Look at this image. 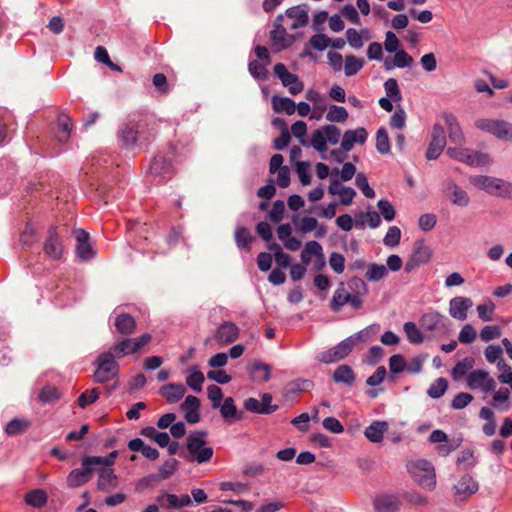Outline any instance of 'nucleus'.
Segmentation results:
<instances>
[{"instance_id":"f257e3e1","label":"nucleus","mask_w":512,"mask_h":512,"mask_svg":"<svg viewBox=\"0 0 512 512\" xmlns=\"http://www.w3.org/2000/svg\"><path fill=\"white\" fill-rule=\"evenodd\" d=\"M128 354V338L114 344L107 351L101 352L94 361V381L106 383L118 375V360Z\"/></svg>"},{"instance_id":"f03ea898","label":"nucleus","mask_w":512,"mask_h":512,"mask_svg":"<svg viewBox=\"0 0 512 512\" xmlns=\"http://www.w3.org/2000/svg\"><path fill=\"white\" fill-rule=\"evenodd\" d=\"M419 325L431 338H443L451 333V322L437 311L424 313L419 319Z\"/></svg>"},{"instance_id":"7ed1b4c3","label":"nucleus","mask_w":512,"mask_h":512,"mask_svg":"<svg viewBox=\"0 0 512 512\" xmlns=\"http://www.w3.org/2000/svg\"><path fill=\"white\" fill-rule=\"evenodd\" d=\"M341 130L332 124L324 125L314 130L310 137V144L316 151L321 153L322 159H327V144L336 145L341 139Z\"/></svg>"},{"instance_id":"20e7f679","label":"nucleus","mask_w":512,"mask_h":512,"mask_svg":"<svg viewBox=\"0 0 512 512\" xmlns=\"http://www.w3.org/2000/svg\"><path fill=\"white\" fill-rule=\"evenodd\" d=\"M364 334V331H360L344 339L336 346L319 353L317 359L325 364L338 362L344 359L346 356L349 355V353L353 350V348L359 341H365Z\"/></svg>"},{"instance_id":"39448f33","label":"nucleus","mask_w":512,"mask_h":512,"mask_svg":"<svg viewBox=\"0 0 512 512\" xmlns=\"http://www.w3.org/2000/svg\"><path fill=\"white\" fill-rule=\"evenodd\" d=\"M407 469L413 480L425 489H433L436 485L435 470L431 462L425 459L409 461Z\"/></svg>"},{"instance_id":"423d86ee","label":"nucleus","mask_w":512,"mask_h":512,"mask_svg":"<svg viewBox=\"0 0 512 512\" xmlns=\"http://www.w3.org/2000/svg\"><path fill=\"white\" fill-rule=\"evenodd\" d=\"M99 456H84L81 467L71 470L66 478L67 486L70 488L80 487L89 482L94 475V468L101 464Z\"/></svg>"},{"instance_id":"0eeeda50","label":"nucleus","mask_w":512,"mask_h":512,"mask_svg":"<svg viewBox=\"0 0 512 512\" xmlns=\"http://www.w3.org/2000/svg\"><path fill=\"white\" fill-rule=\"evenodd\" d=\"M116 450L110 452L108 456H99L101 464L96 465L94 473L98 474V488L100 490H108L116 486V475L112 469L113 460L117 456Z\"/></svg>"},{"instance_id":"6e6552de","label":"nucleus","mask_w":512,"mask_h":512,"mask_svg":"<svg viewBox=\"0 0 512 512\" xmlns=\"http://www.w3.org/2000/svg\"><path fill=\"white\" fill-rule=\"evenodd\" d=\"M450 158L466 163L470 166H485L490 163V156L486 153L473 151L462 147H449L446 152Z\"/></svg>"},{"instance_id":"1a4fd4ad","label":"nucleus","mask_w":512,"mask_h":512,"mask_svg":"<svg viewBox=\"0 0 512 512\" xmlns=\"http://www.w3.org/2000/svg\"><path fill=\"white\" fill-rule=\"evenodd\" d=\"M346 304H350L352 308L358 310L362 307L363 300L360 295L348 292L344 283L341 282L330 301V308L334 312H339Z\"/></svg>"},{"instance_id":"9d476101","label":"nucleus","mask_w":512,"mask_h":512,"mask_svg":"<svg viewBox=\"0 0 512 512\" xmlns=\"http://www.w3.org/2000/svg\"><path fill=\"white\" fill-rule=\"evenodd\" d=\"M467 386L471 390H480L488 394L496 389V381L490 373L484 369H476L467 374Z\"/></svg>"},{"instance_id":"9b49d317","label":"nucleus","mask_w":512,"mask_h":512,"mask_svg":"<svg viewBox=\"0 0 512 512\" xmlns=\"http://www.w3.org/2000/svg\"><path fill=\"white\" fill-rule=\"evenodd\" d=\"M149 173L158 183L171 179L174 175L171 160L163 155L155 156L149 166Z\"/></svg>"},{"instance_id":"f8f14e48","label":"nucleus","mask_w":512,"mask_h":512,"mask_svg":"<svg viewBox=\"0 0 512 512\" xmlns=\"http://www.w3.org/2000/svg\"><path fill=\"white\" fill-rule=\"evenodd\" d=\"M431 249L425 245L423 240L415 242L412 255L405 264V272L410 273L421 265L428 263L431 259Z\"/></svg>"},{"instance_id":"ddd939ff","label":"nucleus","mask_w":512,"mask_h":512,"mask_svg":"<svg viewBox=\"0 0 512 512\" xmlns=\"http://www.w3.org/2000/svg\"><path fill=\"white\" fill-rule=\"evenodd\" d=\"M274 74L279 78L282 84L288 88L290 94L297 95L303 91L304 85L296 74L289 72L283 63H277L274 66Z\"/></svg>"},{"instance_id":"4468645a","label":"nucleus","mask_w":512,"mask_h":512,"mask_svg":"<svg viewBox=\"0 0 512 512\" xmlns=\"http://www.w3.org/2000/svg\"><path fill=\"white\" fill-rule=\"evenodd\" d=\"M43 250L53 260H60L62 258L64 247L55 226L49 227Z\"/></svg>"},{"instance_id":"2eb2a0df","label":"nucleus","mask_w":512,"mask_h":512,"mask_svg":"<svg viewBox=\"0 0 512 512\" xmlns=\"http://www.w3.org/2000/svg\"><path fill=\"white\" fill-rule=\"evenodd\" d=\"M446 145V134L444 128L435 124L433 126L432 139L430 141L429 147L426 152V158L428 160L437 159L442 151L444 150Z\"/></svg>"},{"instance_id":"dca6fc26","label":"nucleus","mask_w":512,"mask_h":512,"mask_svg":"<svg viewBox=\"0 0 512 512\" xmlns=\"http://www.w3.org/2000/svg\"><path fill=\"white\" fill-rule=\"evenodd\" d=\"M475 126L483 131L491 133L501 140H507L509 122L503 120L478 119Z\"/></svg>"},{"instance_id":"f3484780","label":"nucleus","mask_w":512,"mask_h":512,"mask_svg":"<svg viewBox=\"0 0 512 512\" xmlns=\"http://www.w3.org/2000/svg\"><path fill=\"white\" fill-rule=\"evenodd\" d=\"M272 396L264 393L261 400L250 397L244 401V408L252 413L271 414L278 409L277 405H272Z\"/></svg>"},{"instance_id":"a211bd4d","label":"nucleus","mask_w":512,"mask_h":512,"mask_svg":"<svg viewBox=\"0 0 512 512\" xmlns=\"http://www.w3.org/2000/svg\"><path fill=\"white\" fill-rule=\"evenodd\" d=\"M73 236L76 240V255L84 261L92 259L95 252L90 243L89 233L83 229H75Z\"/></svg>"},{"instance_id":"6ab92c4d","label":"nucleus","mask_w":512,"mask_h":512,"mask_svg":"<svg viewBox=\"0 0 512 512\" xmlns=\"http://www.w3.org/2000/svg\"><path fill=\"white\" fill-rule=\"evenodd\" d=\"M444 196L451 202V204L458 207H467L470 198L465 190L454 182H449L443 190Z\"/></svg>"},{"instance_id":"aec40b11","label":"nucleus","mask_w":512,"mask_h":512,"mask_svg":"<svg viewBox=\"0 0 512 512\" xmlns=\"http://www.w3.org/2000/svg\"><path fill=\"white\" fill-rule=\"evenodd\" d=\"M473 306V302L468 297L457 296L449 302V314L452 318L464 321L467 318V311Z\"/></svg>"},{"instance_id":"412c9836","label":"nucleus","mask_w":512,"mask_h":512,"mask_svg":"<svg viewBox=\"0 0 512 512\" xmlns=\"http://www.w3.org/2000/svg\"><path fill=\"white\" fill-rule=\"evenodd\" d=\"M368 138L365 128L359 127L355 130H346L342 135L341 148L344 151H351L355 144L363 145Z\"/></svg>"},{"instance_id":"4be33fe9","label":"nucleus","mask_w":512,"mask_h":512,"mask_svg":"<svg viewBox=\"0 0 512 512\" xmlns=\"http://www.w3.org/2000/svg\"><path fill=\"white\" fill-rule=\"evenodd\" d=\"M239 336V328L230 321L223 322L215 333V340L221 345L234 342Z\"/></svg>"},{"instance_id":"5701e85b","label":"nucleus","mask_w":512,"mask_h":512,"mask_svg":"<svg viewBox=\"0 0 512 512\" xmlns=\"http://www.w3.org/2000/svg\"><path fill=\"white\" fill-rule=\"evenodd\" d=\"M186 389L183 384L169 383L160 387L159 394L170 404L181 400L185 395Z\"/></svg>"},{"instance_id":"b1692460","label":"nucleus","mask_w":512,"mask_h":512,"mask_svg":"<svg viewBox=\"0 0 512 512\" xmlns=\"http://www.w3.org/2000/svg\"><path fill=\"white\" fill-rule=\"evenodd\" d=\"M443 119L448 127L450 140L458 145L464 144L465 137L457 118L452 113H444Z\"/></svg>"},{"instance_id":"393cba45","label":"nucleus","mask_w":512,"mask_h":512,"mask_svg":"<svg viewBox=\"0 0 512 512\" xmlns=\"http://www.w3.org/2000/svg\"><path fill=\"white\" fill-rule=\"evenodd\" d=\"M373 505L377 512H397L400 502L394 495L382 494L374 499Z\"/></svg>"},{"instance_id":"a878e982","label":"nucleus","mask_w":512,"mask_h":512,"mask_svg":"<svg viewBox=\"0 0 512 512\" xmlns=\"http://www.w3.org/2000/svg\"><path fill=\"white\" fill-rule=\"evenodd\" d=\"M158 502L167 509H180L190 505L191 498L188 494H183L180 497L175 494H164L158 497Z\"/></svg>"},{"instance_id":"bb28decb","label":"nucleus","mask_w":512,"mask_h":512,"mask_svg":"<svg viewBox=\"0 0 512 512\" xmlns=\"http://www.w3.org/2000/svg\"><path fill=\"white\" fill-rule=\"evenodd\" d=\"M388 430V423L386 421H373L364 431L365 437L373 442L379 443L383 440L384 433Z\"/></svg>"},{"instance_id":"cd10ccee","label":"nucleus","mask_w":512,"mask_h":512,"mask_svg":"<svg viewBox=\"0 0 512 512\" xmlns=\"http://www.w3.org/2000/svg\"><path fill=\"white\" fill-rule=\"evenodd\" d=\"M332 379L335 383L352 386L356 380V374L353 369L346 364L339 365L333 372Z\"/></svg>"},{"instance_id":"c85d7f7f","label":"nucleus","mask_w":512,"mask_h":512,"mask_svg":"<svg viewBox=\"0 0 512 512\" xmlns=\"http://www.w3.org/2000/svg\"><path fill=\"white\" fill-rule=\"evenodd\" d=\"M248 371L255 382H267L271 377V367L261 361H254Z\"/></svg>"},{"instance_id":"c756f323","label":"nucleus","mask_w":512,"mask_h":512,"mask_svg":"<svg viewBox=\"0 0 512 512\" xmlns=\"http://www.w3.org/2000/svg\"><path fill=\"white\" fill-rule=\"evenodd\" d=\"M511 392L506 387H501L499 390H494L492 395V401L490 405L495 407L500 411H508L510 408V399Z\"/></svg>"},{"instance_id":"7c9ffc66","label":"nucleus","mask_w":512,"mask_h":512,"mask_svg":"<svg viewBox=\"0 0 512 512\" xmlns=\"http://www.w3.org/2000/svg\"><path fill=\"white\" fill-rule=\"evenodd\" d=\"M271 102L276 113L284 112L287 115H292L296 111L295 102L288 97L273 96Z\"/></svg>"},{"instance_id":"2f4dec72","label":"nucleus","mask_w":512,"mask_h":512,"mask_svg":"<svg viewBox=\"0 0 512 512\" xmlns=\"http://www.w3.org/2000/svg\"><path fill=\"white\" fill-rule=\"evenodd\" d=\"M221 416L227 420L229 423L235 422L242 418L241 414H238L237 408L234 404V399L232 397H227L220 407Z\"/></svg>"},{"instance_id":"473e14b6","label":"nucleus","mask_w":512,"mask_h":512,"mask_svg":"<svg viewBox=\"0 0 512 512\" xmlns=\"http://www.w3.org/2000/svg\"><path fill=\"white\" fill-rule=\"evenodd\" d=\"M312 256L316 258H321L323 256L322 246L317 241H309L305 244L304 249L301 252V261L304 265H308Z\"/></svg>"},{"instance_id":"72a5a7b5","label":"nucleus","mask_w":512,"mask_h":512,"mask_svg":"<svg viewBox=\"0 0 512 512\" xmlns=\"http://www.w3.org/2000/svg\"><path fill=\"white\" fill-rule=\"evenodd\" d=\"M130 450L140 451L143 456L149 460H156L159 457V452L156 448L146 445L140 438L130 440Z\"/></svg>"},{"instance_id":"f704fd0d","label":"nucleus","mask_w":512,"mask_h":512,"mask_svg":"<svg viewBox=\"0 0 512 512\" xmlns=\"http://www.w3.org/2000/svg\"><path fill=\"white\" fill-rule=\"evenodd\" d=\"M479 417L486 420L483 425V433L486 436H493L496 432V421L494 412L489 407H482L479 412Z\"/></svg>"},{"instance_id":"c9c22d12","label":"nucleus","mask_w":512,"mask_h":512,"mask_svg":"<svg viewBox=\"0 0 512 512\" xmlns=\"http://www.w3.org/2000/svg\"><path fill=\"white\" fill-rule=\"evenodd\" d=\"M253 240V236L246 227H238L235 230V242L238 248L250 252V244Z\"/></svg>"},{"instance_id":"e433bc0d","label":"nucleus","mask_w":512,"mask_h":512,"mask_svg":"<svg viewBox=\"0 0 512 512\" xmlns=\"http://www.w3.org/2000/svg\"><path fill=\"white\" fill-rule=\"evenodd\" d=\"M30 426V421L24 418H13L5 426V433L8 436H15L23 433Z\"/></svg>"},{"instance_id":"4c0bfd02","label":"nucleus","mask_w":512,"mask_h":512,"mask_svg":"<svg viewBox=\"0 0 512 512\" xmlns=\"http://www.w3.org/2000/svg\"><path fill=\"white\" fill-rule=\"evenodd\" d=\"M388 275V270L385 265L371 263L367 266L365 277L370 282H378Z\"/></svg>"},{"instance_id":"58836bf2","label":"nucleus","mask_w":512,"mask_h":512,"mask_svg":"<svg viewBox=\"0 0 512 512\" xmlns=\"http://www.w3.org/2000/svg\"><path fill=\"white\" fill-rule=\"evenodd\" d=\"M207 432L204 430L194 431L189 434L186 440L187 450L196 451L198 448L206 445Z\"/></svg>"},{"instance_id":"ea45409f","label":"nucleus","mask_w":512,"mask_h":512,"mask_svg":"<svg viewBox=\"0 0 512 512\" xmlns=\"http://www.w3.org/2000/svg\"><path fill=\"white\" fill-rule=\"evenodd\" d=\"M455 488L458 494H473L478 490V483L472 476L466 474L461 477Z\"/></svg>"},{"instance_id":"a19ab883","label":"nucleus","mask_w":512,"mask_h":512,"mask_svg":"<svg viewBox=\"0 0 512 512\" xmlns=\"http://www.w3.org/2000/svg\"><path fill=\"white\" fill-rule=\"evenodd\" d=\"M403 330L407 339L412 344H421L424 341V334L421 328H418L414 322H406L403 325Z\"/></svg>"},{"instance_id":"79ce46f5","label":"nucleus","mask_w":512,"mask_h":512,"mask_svg":"<svg viewBox=\"0 0 512 512\" xmlns=\"http://www.w3.org/2000/svg\"><path fill=\"white\" fill-rule=\"evenodd\" d=\"M286 15L289 18L295 19V23L292 25V28L303 27L309 21L307 12L300 6L289 8L286 11Z\"/></svg>"},{"instance_id":"37998d69","label":"nucleus","mask_w":512,"mask_h":512,"mask_svg":"<svg viewBox=\"0 0 512 512\" xmlns=\"http://www.w3.org/2000/svg\"><path fill=\"white\" fill-rule=\"evenodd\" d=\"M25 501L32 507L41 508L47 503V494L42 489H35L26 494Z\"/></svg>"},{"instance_id":"c03bdc74","label":"nucleus","mask_w":512,"mask_h":512,"mask_svg":"<svg viewBox=\"0 0 512 512\" xmlns=\"http://www.w3.org/2000/svg\"><path fill=\"white\" fill-rule=\"evenodd\" d=\"M390 139L387 130L384 127H380L376 132V150L386 155L390 152Z\"/></svg>"},{"instance_id":"a18cd8bd","label":"nucleus","mask_w":512,"mask_h":512,"mask_svg":"<svg viewBox=\"0 0 512 512\" xmlns=\"http://www.w3.org/2000/svg\"><path fill=\"white\" fill-rule=\"evenodd\" d=\"M149 136L150 133L144 126H137L135 131L130 128V146L137 145L139 147H145Z\"/></svg>"},{"instance_id":"49530a36","label":"nucleus","mask_w":512,"mask_h":512,"mask_svg":"<svg viewBox=\"0 0 512 512\" xmlns=\"http://www.w3.org/2000/svg\"><path fill=\"white\" fill-rule=\"evenodd\" d=\"M364 66V61L354 55L345 57L344 72L347 77L357 74Z\"/></svg>"},{"instance_id":"de8ad7c7","label":"nucleus","mask_w":512,"mask_h":512,"mask_svg":"<svg viewBox=\"0 0 512 512\" xmlns=\"http://www.w3.org/2000/svg\"><path fill=\"white\" fill-rule=\"evenodd\" d=\"M491 195L512 199V183L496 178Z\"/></svg>"},{"instance_id":"09e8293b","label":"nucleus","mask_w":512,"mask_h":512,"mask_svg":"<svg viewBox=\"0 0 512 512\" xmlns=\"http://www.w3.org/2000/svg\"><path fill=\"white\" fill-rule=\"evenodd\" d=\"M348 118V112L346 108L337 105H331L327 114L326 119L331 123H342Z\"/></svg>"},{"instance_id":"8fccbe9b","label":"nucleus","mask_w":512,"mask_h":512,"mask_svg":"<svg viewBox=\"0 0 512 512\" xmlns=\"http://www.w3.org/2000/svg\"><path fill=\"white\" fill-rule=\"evenodd\" d=\"M474 359L470 356L465 357L458 361L452 369V375L454 379H460L473 367Z\"/></svg>"},{"instance_id":"3c124183","label":"nucleus","mask_w":512,"mask_h":512,"mask_svg":"<svg viewBox=\"0 0 512 512\" xmlns=\"http://www.w3.org/2000/svg\"><path fill=\"white\" fill-rule=\"evenodd\" d=\"M448 388V381L445 378H437L428 388L427 394L433 399H438L444 395Z\"/></svg>"},{"instance_id":"603ef678","label":"nucleus","mask_w":512,"mask_h":512,"mask_svg":"<svg viewBox=\"0 0 512 512\" xmlns=\"http://www.w3.org/2000/svg\"><path fill=\"white\" fill-rule=\"evenodd\" d=\"M471 182L479 189L484 190L491 195L493 192L494 183L496 182V178L486 175H478L473 177Z\"/></svg>"},{"instance_id":"864d4df0","label":"nucleus","mask_w":512,"mask_h":512,"mask_svg":"<svg viewBox=\"0 0 512 512\" xmlns=\"http://www.w3.org/2000/svg\"><path fill=\"white\" fill-rule=\"evenodd\" d=\"M291 132L294 135V137H296L299 140L301 145L305 147L311 146L310 139H305V135L307 133V125L304 121L299 120L293 123L291 126Z\"/></svg>"},{"instance_id":"5fc2aeb1","label":"nucleus","mask_w":512,"mask_h":512,"mask_svg":"<svg viewBox=\"0 0 512 512\" xmlns=\"http://www.w3.org/2000/svg\"><path fill=\"white\" fill-rule=\"evenodd\" d=\"M384 89L387 97L395 102L402 100V95L399 89L398 82L395 78H389L384 83Z\"/></svg>"},{"instance_id":"6e6d98bb","label":"nucleus","mask_w":512,"mask_h":512,"mask_svg":"<svg viewBox=\"0 0 512 512\" xmlns=\"http://www.w3.org/2000/svg\"><path fill=\"white\" fill-rule=\"evenodd\" d=\"M189 454L193 456L190 460L197 461L200 464L206 463L209 462L213 456V448L204 445L196 451H189Z\"/></svg>"},{"instance_id":"4d7b16f0","label":"nucleus","mask_w":512,"mask_h":512,"mask_svg":"<svg viewBox=\"0 0 512 512\" xmlns=\"http://www.w3.org/2000/svg\"><path fill=\"white\" fill-rule=\"evenodd\" d=\"M413 62V57L403 49L396 51L393 57V65H396L397 68L411 67Z\"/></svg>"},{"instance_id":"13d9d810","label":"nucleus","mask_w":512,"mask_h":512,"mask_svg":"<svg viewBox=\"0 0 512 512\" xmlns=\"http://www.w3.org/2000/svg\"><path fill=\"white\" fill-rule=\"evenodd\" d=\"M100 392L97 388L87 390L80 394L78 397V405L81 408H86L88 405L93 404L99 398Z\"/></svg>"},{"instance_id":"bf43d9fd","label":"nucleus","mask_w":512,"mask_h":512,"mask_svg":"<svg viewBox=\"0 0 512 512\" xmlns=\"http://www.w3.org/2000/svg\"><path fill=\"white\" fill-rule=\"evenodd\" d=\"M401 240V230L397 226L389 227L383 242L388 247H396Z\"/></svg>"},{"instance_id":"052dcab7","label":"nucleus","mask_w":512,"mask_h":512,"mask_svg":"<svg viewBox=\"0 0 512 512\" xmlns=\"http://www.w3.org/2000/svg\"><path fill=\"white\" fill-rule=\"evenodd\" d=\"M265 65L266 64H262L257 60L251 61L248 66L250 74L255 79L266 80L268 76V71Z\"/></svg>"},{"instance_id":"680f3d73","label":"nucleus","mask_w":512,"mask_h":512,"mask_svg":"<svg viewBox=\"0 0 512 512\" xmlns=\"http://www.w3.org/2000/svg\"><path fill=\"white\" fill-rule=\"evenodd\" d=\"M204 375L200 370H194L187 378L186 384L196 392L202 390V384L204 382Z\"/></svg>"},{"instance_id":"e2e57ef3","label":"nucleus","mask_w":512,"mask_h":512,"mask_svg":"<svg viewBox=\"0 0 512 512\" xmlns=\"http://www.w3.org/2000/svg\"><path fill=\"white\" fill-rule=\"evenodd\" d=\"M115 315L114 319V326L116 328V331H118L121 334H127L128 333V313H125L124 311L118 312L115 310L113 312Z\"/></svg>"},{"instance_id":"0e129e2a","label":"nucleus","mask_w":512,"mask_h":512,"mask_svg":"<svg viewBox=\"0 0 512 512\" xmlns=\"http://www.w3.org/2000/svg\"><path fill=\"white\" fill-rule=\"evenodd\" d=\"M476 337L477 333L473 326L465 324L459 333L458 340L462 344H471L475 341Z\"/></svg>"},{"instance_id":"69168bd1","label":"nucleus","mask_w":512,"mask_h":512,"mask_svg":"<svg viewBox=\"0 0 512 512\" xmlns=\"http://www.w3.org/2000/svg\"><path fill=\"white\" fill-rule=\"evenodd\" d=\"M178 465L179 462L175 458H170L166 460L159 469V477L161 479H168L177 470Z\"/></svg>"},{"instance_id":"338daca9","label":"nucleus","mask_w":512,"mask_h":512,"mask_svg":"<svg viewBox=\"0 0 512 512\" xmlns=\"http://www.w3.org/2000/svg\"><path fill=\"white\" fill-rule=\"evenodd\" d=\"M152 339L151 334L144 333L141 336L130 339V354L140 352Z\"/></svg>"},{"instance_id":"774afa93","label":"nucleus","mask_w":512,"mask_h":512,"mask_svg":"<svg viewBox=\"0 0 512 512\" xmlns=\"http://www.w3.org/2000/svg\"><path fill=\"white\" fill-rule=\"evenodd\" d=\"M501 336V329L497 325L485 326L480 332V338L484 342L497 339Z\"/></svg>"}]
</instances>
